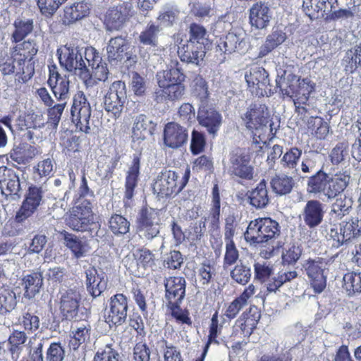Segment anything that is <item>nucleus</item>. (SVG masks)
Wrapping results in <instances>:
<instances>
[{"label":"nucleus","mask_w":361,"mask_h":361,"mask_svg":"<svg viewBox=\"0 0 361 361\" xmlns=\"http://www.w3.org/2000/svg\"><path fill=\"white\" fill-rule=\"evenodd\" d=\"M24 289V297L28 299L39 294L43 286V276L40 272H32L24 275L21 280Z\"/></svg>","instance_id":"obj_30"},{"label":"nucleus","mask_w":361,"mask_h":361,"mask_svg":"<svg viewBox=\"0 0 361 361\" xmlns=\"http://www.w3.org/2000/svg\"><path fill=\"white\" fill-rule=\"evenodd\" d=\"M91 326L87 322H75L71 325L70 331V345L74 350L90 338Z\"/></svg>","instance_id":"obj_33"},{"label":"nucleus","mask_w":361,"mask_h":361,"mask_svg":"<svg viewBox=\"0 0 361 361\" xmlns=\"http://www.w3.org/2000/svg\"><path fill=\"white\" fill-rule=\"evenodd\" d=\"M161 27L154 23H149L145 28L140 32L137 40L140 44L149 48H155L159 44V36L161 32Z\"/></svg>","instance_id":"obj_34"},{"label":"nucleus","mask_w":361,"mask_h":361,"mask_svg":"<svg viewBox=\"0 0 361 361\" xmlns=\"http://www.w3.org/2000/svg\"><path fill=\"white\" fill-rule=\"evenodd\" d=\"M343 288L348 295L361 293V272H348L343 276Z\"/></svg>","instance_id":"obj_44"},{"label":"nucleus","mask_w":361,"mask_h":361,"mask_svg":"<svg viewBox=\"0 0 361 361\" xmlns=\"http://www.w3.org/2000/svg\"><path fill=\"white\" fill-rule=\"evenodd\" d=\"M0 189L6 198L18 200L21 196V185L19 175L15 169L0 166Z\"/></svg>","instance_id":"obj_13"},{"label":"nucleus","mask_w":361,"mask_h":361,"mask_svg":"<svg viewBox=\"0 0 361 361\" xmlns=\"http://www.w3.org/2000/svg\"><path fill=\"white\" fill-rule=\"evenodd\" d=\"M250 158L243 149H236L230 154V171L243 179L253 178V168L250 164Z\"/></svg>","instance_id":"obj_18"},{"label":"nucleus","mask_w":361,"mask_h":361,"mask_svg":"<svg viewBox=\"0 0 361 361\" xmlns=\"http://www.w3.org/2000/svg\"><path fill=\"white\" fill-rule=\"evenodd\" d=\"M67 0H37L40 12L45 17H51Z\"/></svg>","instance_id":"obj_60"},{"label":"nucleus","mask_w":361,"mask_h":361,"mask_svg":"<svg viewBox=\"0 0 361 361\" xmlns=\"http://www.w3.org/2000/svg\"><path fill=\"white\" fill-rule=\"evenodd\" d=\"M296 271H281L277 276H274L267 284V290L269 293H276L285 283L291 281L297 278Z\"/></svg>","instance_id":"obj_42"},{"label":"nucleus","mask_w":361,"mask_h":361,"mask_svg":"<svg viewBox=\"0 0 361 361\" xmlns=\"http://www.w3.org/2000/svg\"><path fill=\"white\" fill-rule=\"evenodd\" d=\"M129 49L130 43L126 37L116 36L111 38L106 46L108 61L116 65L118 61H121L125 58L130 59Z\"/></svg>","instance_id":"obj_21"},{"label":"nucleus","mask_w":361,"mask_h":361,"mask_svg":"<svg viewBox=\"0 0 361 361\" xmlns=\"http://www.w3.org/2000/svg\"><path fill=\"white\" fill-rule=\"evenodd\" d=\"M295 176H288L285 173L276 175L271 180L272 190L280 195L290 193L295 184L293 180Z\"/></svg>","instance_id":"obj_40"},{"label":"nucleus","mask_w":361,"mask_h":361,"mask_svg":"<svg viewBox=\"0 0 361 361\" xmlns=\"http://www.w3.org/2000/svg\"><path fill=\"white\" fill-rule=\"evenodd\" d=\"M286 39V35L281 30H274L269 34L265 42L259 49L258 57L263 58L268 55L276 47L281 44Z\"/></svg>","instance_id":"obj_39"},{"label":"nucleus","mask_w":361,"mask_h":361,"mask_svg":"<svg viewBox=\"0 0 361 361\" xmlns=\"http://www.w3.org/2000/svg\"><path fill=\"white\" fill-rule=\"evenodd\" d=\"M185 93V87L182 82H176L166 88L157 90L155 92V100L158 103H162L166 100H178L182 98Z\"/></svg>","instance_id":"obj_35"},{"label":"nucleus","mask_w":361,"mask_h":361,"mask_svg":"<svg viewBox=\"0 0 361 361\" xmlns=\"http://www.w3.org/2000/svg\"><path fill=\"white\" fill-rule=\"evenodd\" d=\"M109 228L114 235H124L129 231L130 222L121 215L114 214L109 220Z\"/></svg>","instance_id":"obj_49"},{"label":"nucleus","mask_w":361,"mask_h":361,"mask_svg":"<svg viewBox=\"0 0 361 361\" xmlns=\"http://www.w3.org/2000/svg\"><path fill=\"white\" fill-rule=\"evenodd\" d=\"M301 155L302 150L298 147H291L284 153L281 159V164L283 169L287 170V174H298V164Z\"/></svg>","instance_id":"obj_38"},{"label":"nucleus","mask_w":361,"mask_h":361,"mask_svg":"<svg viewBox=\"0 0 361 361\" xmlns=\"http://www.w3.org/2000/svg\"><path fill=\"white\" fill-rule=\"evenodd\" d=\"M255 279L261 283H268L274 275V267L266 262H257L254 265Z\"/></svg>","instance_id":"obj_50"},{"label":"nucleus","mask_w":361,"mask_h":361,"mask_svg":"<svg viewBox=\"0 0 361 361\" xmlns=\"http://www.w3.org/2000/svg\"><path fill=\"white\" fill-rule=\"evenodd\" d=\"M350 178V170H342L330 176L321 167L315 174L308 177L307 191L310 194H322L327 200H332L345 190Z\"/></svg>","instance_id":"obj_1"},{"label":"nucleus","mask_w":361,"mask_h":361,"mask_svg":"<svg viewBox=\"0 0 361 361\" xmlns=\"http://www.w3.org/2000/svg\"><path fill=\"white\" fill-rule=\"evenodd\" d=\"M126 99L125 82L121 80L115 81L110 85L104 97V108L116 119L121 116Z\"/></svg>","instance_id":"obj_10"},{"label":"nucleus","mask_w":361,"mask_h":361,"mask_svg":"<svg viewBox=\"0 0 361 361\" xmlns=\"http://www.w3.org/2000/svg\"><path fill=\"white\" fill-rule=\"evenodd\" d=\"M54 66L53 69H49V77L48 84L51 89L54 97L59 102H66L71 97L70 81L66 76H61Z\"/></svg>","instance_id":"obj_20"},{"label":"nucleus","mask_w":361,"mask_h":361,"mask_svg":"<svg viewBox=\"0 0 361 361\" xmlns=\"http://www.w3.org/2000/svg\"><path fill=\"white\" fill-rule=\"evenodd\" d=\"M16 294L8 288L0 289V313L11 312L16 305Z\"/></svg>","instance_id":"obj_51"},{"label":"nucleus","mask_w":361,"mask_h":361,"mask_svg":"<svg viewBox=\"0 0 361 361\" xmlns=\"http://www.w3.org/2000/svg\"><path fill=\"white\" fill-rule=\"evenodd\" d=\"M276 86L280 89L281 92L287 97H290L293 99L296 111L300 113V110L307 111L305 106H300L307 104L311 92L314 90V86L310 83L308 78L298 79L296 86L291 85L287 88H283L276 80Z\"/></svg>","instance_id":"obj_11"},{"label":"nucleus","mask_w":361,"mask_h":361,"mask_svg":"<svg viewBox=\"0 0 361 361\" xmlns=\"http://www.w3.org/2000/svg\"><path fill=\"white\" fill-rule=\"evenodd\" d=\"M188 138V134L185 128L174 122L166 125L164 130V142L169 147L178 148L187 142Z\"/></svg>","instance_id":"obj_24"},{"label":"nucleus","mask_w":361,"mask_h":361,"mask_svg":"<svg viewBox=\"0 0 361 361\" xmlns=\"http://www.w3.org/2000/svg\"><path fill=\"white\" fill-rule=\"evenodd\" d=\"M128 310V299L122 293L111 297L109 307L106 308L105 321L111 325L119 326L123 324L127 318Z\"/></svg>","instance_id":"obj_12"},{"label":"nucleus","mask_w":361,"mask_h":361,"mask_svg":"<svg viewBox=\"0 0 361 361\" xmlns=\"http://www.w3.org/2000/svg\"><path fill=\"white\" fill-rule=\"evenodd\" d=\"M67 225L76 231H89L90 235H97L99 224L92 212V204L87 200L74 207L66 219Z\"/></svg>","instance_id":"obj_5"},{"label":"nucleus","mask_w":361,"mask_h":361,"mask_svg":"<svg viewBox=\"0 0 361 361\" xmlns=\"http://www.w3.org/2000/svg\"><path fill=\"white\" fill-rule=\"evenodd\" d=\"M66 350L61 342L51 343L45 352L44 361H65Z\"/></svg>","instance_id":"obj_53"},{"label":"nucleus","mask_w":361,"mask_h":361,"mask_svg":"<svg viewBox=\"0 0 361 361\" xmlns=\"http://www.w3.org/2000/svg\"><path fill=\"white\" fill-rule=\"evenodd\" d=\"M72 121L80 130L89 134L94 125L91 122V106L85 95L80 92L73 99L71 109Z\"/></svg>","instance_id":"obj_9"},{"label":"nucleus","mask_w":361,"mask_h":361,"mask_svg":"<svg viewBox=\"0 0 361 361\" xmlns=\"http://www.w3.org/2000/svg\"><path fill=\"white\" fill-rule=\"evenodd\" d=\"M68 276V271L66 268L61 267H54L49 268L46 274V279L54 284H59L63 282Z\"/></svg>","instance_id":"obj_63"},{"label":"nucleus","mask_w":361,"mask_h":361,"mask_svg":"<svg viewBox=\"0 0 361 361\" xmlns=\"http://www.w3.org/2000/svg\"><path fill=\"white\" fill-rule=\"evenodd\" d=\"M66 105L67 104H66V102H59L58 104H54L52 106H48L47 123L53 128H57Z\"/></svg>","instance_id":"obj_54"},{"label":"nucleus","mask_w":361,"mask_h":361,"mask_svg":"<svg viewBox=\"0 0 361 361\" xmlns=\"http://www.w3.org/2000/svg\"><path fill=\"white\" fill-rule=\"evenodd\" d=\"M156 124L147 116L140 114L135 117L132 137L135 140H144L147 136L153 134Z\"/></svg>","instance_id":"obj_28"},{"label":"nucleus","mask_w":361,"mask_h":361,"mask_svg":"<svg viewBox=\"0 0 361 361\" xmlns=\"http://www.w3.org/2000/svg\"><path fill=\"white\" fill-rule=\"evenodd\" d=\"M247 128L257 132L267 128L269 121V112L265 104L254 103L249 106L243 117Z\"/></svg>","instance_id":"obj_14"},{"label":"nucleus","mask_w":361,"mask_h":361,"mask_svg":"<svg viewBox=\"0 0 361 361\" xmlns=\"http://www.w3.org/2000/svg\"><path fill=\"white\" fill-rule=\"evenodd\" d=\"M164 361H183L180 350L166 341H162Z\"/></svg>","instance_id":"obj_64"},{"label":"nucleus","mask_w":361,"mask_h":361,"mask_svg":"<svg viewBox=\"0 0 361 361\" xmlns=\"http://www.w3.org/2000/svg\"><path fill=\"white\" fill-rule=\"evenodd\" d=\"M308 128L320 140L324 139L329 132V124L321 117H310L307 122Z\"/></svg>","instance_id":"obj_47"},{"label":"nucleus","mask_w":361,"mask_h":361,"mask_svg":"<svg viewBox=\"0 0 361 361\" xmlns=\"http://www.w3.org/2000/svg\"><path fill=\"white\" fill-rule=\"evenodd\" d=\"M128 13L126 8L121 5L109 9L105 16L107 30H119L126 20Z\"/></svg>","instance_id":"obj_37"},{"label":"nucleus","mask_w":361,"mask_h":361,"mask_svg":"<svg viewBox=\"0 0 361 361\" xmlns=\"http://www.w3.org/2000/svg\"><path fill=\"white\" fill-rule=\"evenodd\" d=\"M83 47L74 42L66 44L63 49L57 51L59 63L67 71L87 80L90 77V71L82 59Z\"/></svg>","instance_id":"obj_3"},{"label":"nucleus","mask_w":361,"mask_h":361,"mask_svg":"<svg viewBox=\"0 0 361 361\" xmlns=\"http://www.w3.org/2000/svg\"><path fill=\"white\" fill-rule=\"evenodd\" d=\"M16 56H18L16 74H21L23 81L24 82H27L34 75V62L31 61V59H27V57L25 56V53L16 54Z\"/></svg>","instance_id":"obj_45"},{"label":"nucleus","mask_w":361,"mask_h":361,"mask_svg":"<svg viewBox=\"0 0 361 361\" xmlns=\"http://www.w3.org/2000/svg\"><path fill=\"white\" fill-rule=\"evenodd\" d=\"M65 245L69 248L76 258L85 256L88 251L87 243L75 235L65 232L63 234Z\"/></svg>","instance_id":"obj_41"},{"label":"nucleus","mask_w":361,"mask_h":361,"mask_svg":"<svg viewBox=\"0 0 361 361\" xmlns=\"http://www.w3.org/2000/svg\"><path fill=\"white\" fill-rule=\"evenodd\" d=\"M42 198L43 191L42 188L30 185L28 188L25 200L16 214V221L24 222L31 216L41 204Z\"/></svg>","instance_id":"obj_15"},{"label":"nucleus","mask_w":361,"mask_h":361,"mask_svg":"<svg viewBox=\"0 0 361 361\" xmlns=\"http://www.w3.org/2000/svg\"><path fill=\"white\" fill-rule=\"evenodd\" d=\"M345 70L353 73L358 66H361V42L348 50L343 59Z\"/></svg>","instance_id":"obj_46"},{"label":"nucleus","mask_w":361,"mask_h":361,"mask_svg":"<svg viewBox=\"0 0 361 361\" xmlns=\"http://www.w3.org/2000/svg\"><path fill=\"white\" fill-rule=\"evenodd\" d=\"M309 278L317 276V275L325 274L326 263L322 259H309L303 264Z\"/></svg>","instance_id":"obj_56"},{"label":"nucleus","mask_w":361,"mask_h":361,"mask_svg":"<svg viewBox=\"0 0 361 361\" xmlns=\"http://www.w3.org/2000/svg\"><path fill=\"white\" fill-rule=\"evenodd\" d=\"M248 202L256 209L265 208L270 202L267 182L262 180L257 186L247 192Z\"/></svg>","instance_id":"obj_29"},{"label":"nucleus","mask_w":361,"mask_h":361,"mask_svg":"<svg viewBox=\"0 0 361 361\" xmlns=\"http://www.w3.org/2000/svg\"><path fill=\"white\" fill-rule=\"evenodd\" d=\"M207 33V30L204 26L193 23L189 26L188 39L184 42L197 44L205 47L208 42Z\"/></svg>","instance_id":"obj_43"},{"label":"nucleus","mask_w":361,"mask_h":361,"mask_svg":"<svg viewBox=\"0 0 361 361\" xmlns=\"http://www.w3.org/2000/svg\"><path fill=\"white\" fill-rule=\"evenodd\" d=\"M89 13L90 6L87 2H75L71 6L65 7L63 23L64 25H71L87 16Z\"/></svg>","instance_id":"obj_32"},{"label":"nucleus","mask_w":361,"mask_h":361,"mask_svg":"<svg viewBox=\"0 0 361 361\" xmlns=\"http://www.w3.org/2000/svg\"><path fill=\"white\" fill-rule=\"evenodd\" d=\"M247 42L245 35L228 32L225 37L221 38L217 45V49L225 54L233 52L245 53L247 49Z\"/></svg>","instance_id":"obj_27"},{"label":"nucleus","mask_w":361,"mask_h":361,"mask_svg":"<svg viewBox=\"0 0 361 361\" xmlns=\"http://www.w3.org/2000/svg\"><path fill=\"white\" fill-rule=\"evenodd\" d=\"M361 234V219L357 217H351L348 220L342 221L339 228H331L327 233L326 238L333 240V246L339 247L347 244L351 240L357 238Z\"/></svg>","instance_id":"obj_8"},{"label":"nucleus","mask_w":361,"mask_h":361,"mask_svg":"<svg viewBox=\"0 0 361 361\" xmlns=\"http://www.w3.org/2000/svg\"><path fill=\"white\" fill-rule=\"evenodd\" d=\"M195 92L200 99L197 116L199 124L205 128L209 134L215 135L221 126L222 116L212 104H209L207 101L209 93L204 82H201L199 89L196 87Z\"/></svg>","instance_id":"obj_4"},{"label":"nucleus","mask_w":361,"mask_h":361,"mask_svg":"<svg viewBox=\"0 0 361 361\" xmlns=\"http://www.w3.org/2000/svg\"><path fill=\"white\" fill-rule=\"evenodd\" d=\"M353 201L351 198L346 197L336 198V202L332 204L331 212L334 213L337 217L341 219L349 213L352 208Z\"/></svg>","instance_id":"obj_59"},{"label":"nucleus","mask_w":361,"mask_h":361,"mask_svg":"<svg viewBox=\"0 0 361 361\" xmlns=\"http://www.w3.org/2000/svg\"><path fill=\"white\" fill-rule=\"evenodd\" d=\"M190 178V170L185 171L181 180L176 171L164 169L158 173L154 180L152 190L159 199L169 197L178 194L187 185Z\"/></svg>","instance_id":"obj_2"},{"label":"nucleus","mask_w":361,"mask_h":361,"mask_svg":"<svg viewBox=\"0 0 361 361\" xmlns=\"http://www.w3.org/2000/svg\"><path fill=\"white\" fill-rule=\"evenodd\" d=\"M231 277L236 283L245 285L251 278L250 267L243 264H237L231 271Z\"/></svg>","instance_id":"obj_57"},{"label":"nucleus","mask_w":361,"mask_h":361,"mask_svg":"<svg viewBox=\"0 0 361 361\" xmlns=\"http://www.w3.org/2000/svg\"><path fill=\"white\" fill-rule=\"evenodd\" d=\"M245 80L250 91L258 97L268 96L271 93L269 74L262 67H254L245 74Z\"/></svg>","instance_id":"obj_16"},{"label":"nucleus","mask_w":361,"mask_h":361,"mask_svg":"<svg viewBox=\"0 0 361 361\" xmlns=\"http://www.w3.org/2000/svg\"><path fill=\"white\" fill-rule=\"evenodd\" d=\"M86 288L87 292L93 297L99 296L106 288L107 279L104 273L92 267L85 270Z\"/></svg>","instance_id":"obj_26"},{"label":"nucleus","mask_w":361,"mask_h":361,"mask_svg":"<svg viewBox=\"0 0 361 361\" xmlns=\"http://www.w3.org/2000/svg\"><path fill=\"white\" fill-rule=\"evenodd\" d=\"M179 13V10L176 6L166 5L160 11L157 20L164 26L171 27L176 23Z\"/></svg>","instance_id":"obj_48"},{"label":"nucleus","mask_w":361,"mask_h":361,"mask_svg":"<svg viewBox=\"0 0 361 361\" xmlns=\"http://www.w3.org/2000/svg\"><path fill=\"white\" fill-rule=\"evenodd\" d=\"M140 169V155L134 154L132 164L129 167L126 178L125 198L130 200L134 195V190L137 185Z\"/></svg>","instance_id":"obj_31"},{"label":"nucleus","mask_w":361,"mask_h":361,"mask_svg":"<svg viewBox=\"0 0 361 361\" xmlns=\"http://www.w3.org/2000/svg\"><path fill=\"white\" fill-rule=\"evenodd\" d=\"M160 226L159 210L144 207L140 211L136 219V231L140 238L151 241L158 238Z\"/></svg>","instance_id":"obj_7"},{"label":"nucleus","mask_w":361,"mask_h":361,"mask_svg":"<svg viewBox=\"0 0 361 361\" xmlns=\"http://www.w3.org/2000/svg\"><path fill=\"white\" fill-rule=\"evenodd\" d=\"M181 61L200 66L206 54V47L197 44L184 42L183 40L178 50Z\"/></svg>","instance_id":"obj_23"},{"label":"nucleus","mask_w":361,"mask_h":361,"mask_svg":"<svg viewBox=\"0 0 361 361\" xmlns=\"http://www.w3.org/2000/svg\"><path fill=\"white\" fill-rule=\"evenodd\" d=\"M280 234L279 223L270 218L251 221L244 233L246 241L259 244L268 242Z\"/></svg>","instance_id":"obj_6"},{"label":"nucleus","mask_w":361,"mask_h":361,"mask_svg":"<svg viewBox=\"0 0 361 361\" xmlns=\"http://www.w3.org/2000/svg\"><path fill=\"white\" fill-rule=\"evenodd\" d=\"M249 20L252 27L266 29L272 18V12L265 3H256L250 8Z\"/></svg>","instance_id":"obj_25"},{"label":"nucleus","mask_w":361,"mask_h":361,"mask_svg":"<svg viewBox=\"0 0 361 361\" xmlns=\"http://www.w3.org/2000/svg\"><path fill=\"white\" fill-rule=\"evenodd\" d=\"M319 157L317 154H313L302 159L300 169L301 172L305 174L304 178H308L309 175H314L319 171L321 167L317 164V160Z\"/></svg>","instance_id":"obj_61"},{"label":"nucleus","mask_w":361,"mask_h":361,"mask_svg":"<svg viewBox=\"0 0 361 361\" xmlns=\"http://www.w3.org/2000/svg\"><path fill=\"white\" fill-rule=\"evenodd\" d=\"M59 294V307L63 317L67 320L76 319L81 300L80 294L73 288H63Z\"/></svg>","instance_id":"obj_17"},{"label":"nucleus","mask_w":361,"mask_h":361,"mask_svg":"<svg viewBox=\"0 0 361 361\" xmlns=\"http://www.w3.org/2000/svg\"><path fill=\"white\" fill-rule=\"evenodd\" d=\"M53 159L47 158L39 161L37 165L34 168L35 174L39 176L38 178L35 176V180L40 182L43 178L51 177L53 173Z\"/></svg>","instance_id":"obj_55"},{"label":"nucleus","mask_w":361,"mask_h":361,"mask_svg":"<svg viewBox=\"0 0 361 361\" xmlns=\"http://www.w3.org/2000/svg\"><path fill=\"white\" fill-rule=\"evenodd\" d=\"M348 8H339L334 10L331 14L328 16V19L331 20H343L352 19L355 15L357 13V7L353 3H348Z\"/></svg>","instance_id":"obj_58"},{"label":"nucleus","mask_w":361,"mask_h":361,"mask_svg":"<svg viewBox=\"0 0 361 361\" xmlns=\"http://www.w3.org/2000/svg\"><path fill=\"white\" fill-rule=\"evenodd\" d=\"M225 255L224 257V268L234 264L239 257V252L233 240H225Z\"/></svg>","instance_id":"obj_62"},{"label":"nucleus","mask_w":361,"mask_h":361,"mask_svg":"<svg viewBox=\"0 0 361 361\" xmlns=\"http://www.w3.org/2000/svg\"><path fill=\"white\" fill-rule=\"evenodd\" d=\"M324 204L317 200H308L304 207L300 218L310 228H314L322 224L324 216Z\"/></svg>","instance_id":"obj_22"},{"label":"nucleus","mask_w":361,"mask_h":361,"mask_svg":"<svg viewBox=\"0 0 361 361\" xmlns=\"http://www.w3.org/2000/svg\"><path fill=\"white\" fill-rule=\"evenodd\" d=\"M166 305L181 303L185 296L186 280L182 276H169L164 281Z\"/></svg>","instance_id":"obj_19"},{"label":"nucleus","mask_w":361,"mask_h":361,"mask_svg":"<svg viewBox=\"0 0 361 361\" xmlns=\"http://www.w3.org/2000/svg\"><path fill=\"white\" fill-rule=\"evenodd\" d=\"M156 78L159 89H163L176 82H183L185 75L179 68L171 67L157 72Z\"/></svg>","instance_id":"obj_36"},{"label":"nucleus","mask_w":361,"mask_h":361,"mask_svg":"<svg viewBox=\"0 0 361 361\" xmlns=\"http://www.w3.org/2000/svg\"><path fill=\"white\" fill-rule=\"evenodd\" d=\"M16 27L15 32L12 35V37L16 42H20L33 30V20H18L14 23Z\"/></svg>","instance_id":"obj_52"}]
</instances>
